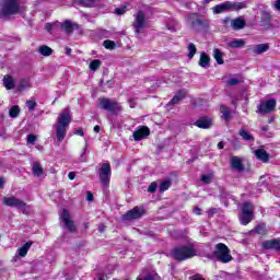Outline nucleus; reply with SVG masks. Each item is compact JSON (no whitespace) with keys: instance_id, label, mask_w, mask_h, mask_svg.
I'll return each instance as SVG.
<instances>
[{"instance_id":"nucleus-5","label":"nucleus","mask_w":280,"mask_h":280,"mask_svg":"<svg viewBox=\"0 0 280 280\" xmlns=\"http://www.w3.org/2000/svg\"><path fill=\"white\" fill-rule=\"evenodd\" d=\"M213 256L221 264H230V261H233V256L231 255V249L224 243H219L215 245Z\"/></svg>"},{"instance_id":"nucleus-53","label":"nucleus","mask_w":280,"mask_h":280,"mask_svg":"<svg viewBox=\"0 0 280 280\" xmlns=\"http://www.w3.org/2000/svg\"><path fill=\"white\" fill-rule=\"evenodd\" d=\"M68 178H69V180H75V172H70L68 174Z\"/></svg>"},{"instance_id":"nucleus-9","label":"nucleus","mask_w":280,"mask_h":280,"mask_svg":"<svg viewBox=\"0 0 280 280\" xmlns=\"http://www.w3.org/2000/svg\"><path fill=\"white\" fill-rule=\"evenodd\" d=\"M2 205H4V207H12L15 209H22V213H25V208L27 207V203L14 196L11 197H4L2 199Z\"/></svg>"},{"instance_id":"nucleus-3","label":"nucleus","mask_w":280,"mask_h":280,"mask_svg":"<svg viewBox=\"0 0 280 280\" xmlns=\"http://www.w3.org/2000/svg\"><path fill=\"white\" fill-rule=\"evenodd\" d=\"M246 2H231L225 1L220 4H217L212 8L213 14H223V12H230L233 10L234 12H240V10L246 9Z\"/></svg>"},{"instance_id":"nucleus-17","label":"nucleus","mask_w":280,"mask_h":280,"mask_svg":"<svg viewBox=\"0 0 280 280\" xmlns=\"http://www.w3.org/2000/svg\"><path fill=\"white\" fill-rule=\"evenodd\" d=\"M260 25L265 27V30H270V27H272V14L262 11L260 14Z\"/></svg>"},{"instance_id":"nucleus-8","label":"nucleus","mask_w":280,"mask_h":280,"mask_svg":"<svg viewBox=\"0 0 280 280\" xmlns=\"http://www.w3.org/2000/svg\"><path fill=\"white\" fill-rule=\"evenodd\" d=\"M253 222V205L248 201H245L242 206V215H241V224L246 226Z\"/></svg>"},{"instance_id":"nucleus-24","label":"nucleus","mask_w":280,"mask_h":280,"mask_svg":"<svg viewBox=\"0 0 280 280\" xmlns=\"http://www.w3.org/2000/svg\"><path fill=\"white\" fill-rule=\"evenodd\" d=\"M187 97V91L179 90L176 95L173 96V98L170 101V104L172 106H176V104L180 103V100H185Z\"/></svg>"},{"instance_id":"nucleus-56","label":"nucleus","mask_w":280,"mask_h":280,"mask_svg":"<svg viewBox=\"0 0 280 280\" xmlns=\"http://www.w3.org/2000/svg\"><path fill=\"white\" fill-rule=\"evenodd\" d=\"M140 280H154V276L149 275V276H147L144 278H141Z\"/></svg>"},{"instance_id":"nucleus-12","label":"nucleus","mask_w":280,"mask_h":280,"mask_svg":"<svg viewBox=\"0 0 280 280\" xmlns=\"http://www.w3.org/2000/svg\"><path fill=\"white\" fill-rule=\"evenodd\" d=\"M61 219L65 223V226L68 229L69 233H75V231H78L75 222L71 220V213L66 208L61 210Z\"/></svg>"},{"instance_id":"nucleus-16","label":"nucleus","mask_w":280,"mask_h":280,"mask_svg":"<svg viewBox=\"0 0 280 280\" xmlns=\"http://www.w3.org/2000/svg\"><path fill=\"white\" fill-rule=\"evenodd\" d=\"M150 137V128L148 126H141L138 130L133 131V141H143Z\"/></svg>"},{"instance_id":"nucleus-52","label":"nucleus","mask_w":280,"mask_h":280,"mask_svg":"<svg viewBox=\"0 0 280 280\" xmlns=\"http://www.w3.org/2000/svg\"><path fill=\"white\" fill-rule=\"evenodd\" d=\"M74 135H78L79 137H84V130H83L82 128L77 129V130L74 131Z\"/></svg>"},{"instance_id":"nucleus-59","label":"nucleus","mask_w":280,"mask_h":280,"mask_svg":"<svg viewBox=\"0 0 280 280\" xmlns=\"http://www.w3.org/2000/svg\"><path fill=\"white\" fill-rule=\"evenodd\" d=\"M100 130H102V129L100 128V125L94 126V132H100Z\"/></svg>"},{"instance_id":"nucleus-6","label":"nucleus","mask_w":280,"mask_h":280,"mask_svg":"<svg viewBox=\"0 0 280 280\" xmlns=\"http://www.w3.org/2000/svg\"><path fill=\"white\" fill-rule=\"evenodd\" d=\"M21 12L19 0H2L0 7V16H14Z\"/></svg>"},{"instance_id":"nucleus-26","label":"nucleus","mask_w":280,"mask_h":280,"mask_svg":"<svg viewBox=\"0 0 280 280\" xmlns=\"http://www.w3.org/2000/svg\"><path fill=\"white\" fill-rule=\"evenodd\" d=\"M3 85L7 89V91H12V89H14L15 86L14 78H12V75L10 74L4 75Z\"/></svg>"},{"instance_id":"nucleus-57","label":"nucleus","mask_w":280,"mask_h":280,"mask_svg":"<svg viewBox=\"0 0 280 280\" xmlns=\"http://www.w3.org/2000/svg\"><path fill=\"white\" fill-rule=\"evenodd\" d=\"M3 185H5V179L0 177V189H3Z\"/></svg>"},{"instance_id":"nucleus-1","label":"nucleus","mask_w":280,"mask_h":280,"mask_svg":"<svg viewBox=\"0 0 280 280\" xmlns=\"http://www.w3.org/2000/svg\"><path fill=\"white\" fill-rule=\"evenodd\" d=\"M197 255L198 252H196V248L191 247V245H179L171 250V259L179 262L192 259V257H196Z\"/></svg>"},{"instance_id":"nucleus-14","label":"nucleus","mask_w":280,"mask_h":280,"mask_svg":"<svg viewBox=\"0 0 280 280\" xmlns=\"http://www.w3.org/2000/svg\"><path fill=\"white\" fill-rule=\"evenodd\" d=\"M188 21H190L192 27H209V21L202 20L198 13H190Z\"/></svg>"},{"instance_id":"nucleus-7","label":"nucleus","mask_w":280,"mask_h":280,"mask_svg":"<svg viewBox=\"0 0 280 280\" xmlns=\"http://www.w3.org/2000/svg\"><path fill=\"white\" fill-rule=\"evenodd\" d=\"M112 174L113 170L110 168V163H103L101 168L98 170V178L103 187H108V185H110Z\"/></svg>"},{"instance_id":"nucleus-47","label":"nucleus","mask_w":280,"mask_h":280,"mask_svg":"<svg viewBox=\"0 0 280 280\" xmlns=\"http://www.w3.org/2000/svg\"><path fill=\"white\" fill-rule=\"evenodd\" d=\"M233 20H231L230 18H225V19H223L222 20V25H223V27H231V22H232Z\"/></svg>"},{"instance_id":"nucleus-27","label":"nucleus","mask_w":280,"mask_h":280,"mask_svg":"<svg viewBox=\"0 0 280 280\" xmlns=\"http://www.w3.org/2000/svg\"><path fill=\"white\" fill-rule=\"evenodd\" d=\"M220 113L222 114L224 121L226 122L231 121V109H229L226 105L220 106Z\"/></svg>"},{"instance_id":"nucleus-34","label":"nucleus","mask_w":280,"mask_h":280,"mask_svg":"<svg viewBox=\"0 0 280 280\" xmlns=\"http://www.w3.org/2000/svg\"><path fill=\"white\" fill-rule=\"evenodd\" d=\"M188 60H192L194 56H196L198 48H196V45L194 43L188 44Z\"/></svg>"},{"instance_id":"nucleus-43","label":"nucleus","mask_w":280,"mask_h":280,"mask_svg":"<svg viewBox=\"0 0 280 280\" xmlns=\"http://www.w3.org/2000/svg\"><path fill=\"white\" fill-rule=\"evenodd\" d=\"M54 27H58V22H56L55 24L46 23V25H45V30L49 34H51V31L54 30Z\"/></svg>"},{"instance_id":"nucleus-15","label":"nucleus","mask_w":280,"mask_h":280,"mask_svg":"<svg viewBox=\"0 0 280 280\" xmlns=\"http://www.w3.org/2000/svg\"><path fill=\"white\" fill-rule=\"evenodd\" d=\"M194 126H196V128H200L201 130H209V128H211V126H213V118L203 116V117H199Z\"/></svg>"},{"instance_id":"nucleus-58","label":"nucleus","mask_w":280,"mask_h":280,"mask_svg":"<svg viewBox=\"0 0 280 280\" xmlns=\"http://www.w3.org/2000/svg\"><path fill=\"white\" fill-rule=\"evenodd\" d=\"M218 148H219V150H224V141H220L218 143Z\"/></svg>"},{"instance_id":"nucleus-4","label":"nucleus","mask_w":280,"mask_h":280,"mask_svg":"<svg viewBox=\"0 0 280 280\" xmlns=\"http://www.w3.org/2000/svg\"><path fill=\"white\" fill-rule=\"evenodd\" d=\"M98 108L102 110H107V113H112V115H121V104L115 100H110L108 97L98 98Z\"/></svg>"},{"instance_id":"nucleus-49","label":"nucleus","mask_w":280,"mask_h":280,"mask_svg":"<svg viewBox=\"0 0 280 280\" xmlns=\"http://www.w3.org/2000/svg\"><path fill=\"white\" fill-rule=\"evenodd\" d=\"M86 200H88V202H93V200H95L93 192L86 191Z\"/></svg>"},{"instance_id":"nucleus-30","label":"nucleus","mask_w":280,"mask_h":280,"mask_svg":"<svg viewBox=\"0 0 280 280\" xmlns=\"http://www.w3.org/2000/svg\"><path fill=\"white\" fill-rule=\"evenodd\" d=\"M229 47H232V49H242V47H245L246 42L244 39H234L230 42Z\"/></svg>"},{"instance_id":"nucleus-38","label":"nucleus","mask_w":280,"mask_h":280,"mask_svg":"<svg viewBox=\"0 0 280 280\" xmlns=\"http://www.w3.org/2000/svg\"><path fill=\"white\" fill-rule=\"evenodd\" d=\"M97 1L100 0H79V3H81L83 8H93Z\"/></svg>"},{"instance_id":"nucleus-11","label":"nucleus","mask_w":280,"mask_h":280,"mask_svg":"<svg viewBox=\"0 0 280 280\" xmlns=\"http://www.w3.org/2000/svg\"><path fill=\"white\" fill-rule=\"evenodd\" d=\"M277 108V101L275 98L260 102L257 113L259 115H268Z\"/></svg>"},{"instance_id":"nucleus-62","label":"nucleus","mask_w":280,"mask_h":280,"mask_svg":"<svg viewBox=\"0 0 280 280\" xmlns=\"http://www.w3.org/2000/svg\"><path fill=\"white\" fill-rule=\"evenodd\" d=\"M86 154V147L82 149L81 156H84Z\"/></svg>"},{"instance_id":"nucleus-31","label":"nucleus","mask_w":280,"mask_h":280,"mask_svg":"<svg viewBox=\"0 0 280 280\" xmlns=\"http://www.w3.org/2000/svg\"><path fill=\"white\" fill-rule=\"evenodd\" d=\"M238 135L240 137H242L244 141H255V137L250 135L248 131H246V129L244 128L240 129Z\"/></svg>"},{"instance_id":"nucleus-41","label":"nucleus","mask_w":280,"mask_h":280,"mask_svg":"<svg viewBox=\"0 0 280 280\" xmlns=\"http://www.w3.org/2000/svg\"><path fill=\"white\" fill-rule=\"evenodd\" d=\"M26 106L30 110V113H34V110H36V106H38V104L36 103V101H26Z\"/></svg>"},{"instance_id":"nucleus-21","label":"nucleus","mask_w":280,"mask_h":280,"mask_svg":"<svg viewBox=\"0 0 280 280\" xmlns=\"http://www.w3.org/2000/svg\"><path fill=\"white\" fill-rule=\"evenodd\" d=\"M231 27L234 32H240V30L246 27V20H244V18H235L231 22Z\"/></svg>"},{"instance_id":"nucleus-46","label":"nucleus","mask_w":280,"mask_h":280,"mask_svg":"<svg viewBox=\"0 0 280 280\" xmlns=\"http://www.w3.org/2000/svg\"><path fill=\"white\" fill-rule=\"evenodd\" d=\"M240 80L238 79H235V78H232L228 81V84L229 86H237V84H240Z\"/></svg>"},{"instance_id":"nucleus-22","label":"nucleus","mask_w":280,"mask_h":280,"mask_svg":"<svg viewBox=\"0 0 280 280\" xmlns=\"http://www.w3.org/2000/svg\"><path fill=\"white\" fill-rule=\"evenodd\" d=\"M268 49H270V44H257L253 46L252 51L257 56H261V54H266Z\"/></svg>"},{"instance_id":"nucleus-45","label":"nucleus","mask_w":280,"mask_h":280,"mask_svg":"<svg viewBox=\"0 0 280 280\" xmlns=\"http://www.w3.org/2000/svg\"><path fill=\"white\" fill-rule=\"evenodd\" d=\"M115 14L118 16H121L122 14H126V7H120L115 9Z\"/></svg>"},{"instance_id":"nucleus-44","label":"nucleus","mask_w":280,"mask_h":280,"mask_svg":"<svg viewBox=\"0 0 280 280\" xmlns=\"http://www.w3.org/2000/svg\"><path fill=\"white\" fill-rule=\"evenodd\" d=\"M201 182L206 185H211V175H201Z\"/></svg>"},{"instance_id":"nucleus-28","label":"nucleus","mask_w":280,"mask_h":280,"mask_svg":"<svg viewBox=\"0 0 280 280\" xmlns=\"http://www.w3.org/2000/svg\"><path fill=\"white\" fill-rule=\"evenodd\" d=\"M32 244H34V242L30 241V242H26L22 247H20L19 256L25 257L30 252V248H32Z\"/></svg>"},{"instance_id":"nucleus-60","label":"nucleus","mask_w":280,"mask_h":280,"mask_svg":"<svg viewBox=\"0 0 280 280\" xmlns=\"http://www.w3.org/2000/svg\"><path fill=\"white\" fill-rule=\"evenodd\" d=\"M275 5L279 10V12H280V0H277Z\"/></svg>"},{"instance_id":"nucleus-2","label":"nucleus","mask_w":280,"mask_h":280,"mask_svg":"<svg viewBox=\"0 0 280 280\" xmlns=\"http://www.w3.org/2000/svg\"><path fill=\"white\" fill-rule=\"evenodd\" d=\"M71 124V113L69 110H65L59 114L57 118V131H56V138L59 143H62L65 141V138L67 137V127Z\"/></svg>"},{"instance_id":"nucleus-19","label":"nucleus","mask_w":280,"mask_h":280,"mask_svg":"<svg viewBox=\"0 0 280 280\" xmlns=\"http://www.w3.org/2000/svg\"><path fill=\"white\" fill-rule=\"evenodd\" d=\"M262 248H265V250H280V241L277 238L265 241Z\"/></svg>"},{"instance_id":"nucleus-29","label":"nucleus","mask_w":280,"mask_h":280,"mask_svg":"<svg viewBox=\"0 0 280 280\" xmlns=\"http://www.w3.org/2000/svg\"><path fill=\"white\" fill-rule=\"evenodd\" d=\"M224 54L219 48H215L213 50V58L217 61L218 65H224Z\"/></svg>"},{"instance_id":"nucleus-23","label":"nucleus","mask_w":280,"mask_h":280,"mask_svg":"<svg viewBox=\"0 0 280 280\" xmlns=\"http://www.w3.org/2000/svg\"><path fill=\"white\" fill-rule=\"evenodd\" d=\"M198 65L202 69H207V67H209V65H211V57L207 52L201 51Z\"/></svg>"},{"instance_id":"nucleus-40","label":"nucleus","mask_w":280,"mask_h":280,"mask_svg":"<svg viewBox=\"0 0 280 280\" xmlns=\"http://www.w3.org/2000/svg\"><path fill=\"white\" fill-rule=\"evenodd\" d=\"M103 47H105V49H115V47H117V44L110 39H106L103 42Z\"/></svg>"},{"instance_id":"nucleus-64","label":"nucleus","mask_w":280,"mask_h":280,"mask_svg":"<svg viewBox=\"0 0 280 280\" xmlns=\"http://www.w3.org/2000/svg\"><path fill=\"white\" fill-rule=\"evenodd\" d=\"M23 89H25V84L21 83L20 84V91H23Z\"/></svg>"},{"instance_id":"nucleus-36","label":"nucleus","mask_w":280,"mask_h":280,"mask_svg":"<svg viewBox=\"0 0 280 280\" xmlns=\"http://www.w3.org/2000/svg\"><path fill=\"white\" fill-rule=\"evenodd\" d=\"M21 114V107H19L18 105H14L10 108L9 110V115L10 117H12L13 119L19 117V115Z\"/></svg>"},{"instance_id":"nucleus-20","label":"nucleus","mask_w":280,"mask_h":280,"mask_svg":"<svg viewBox=\"0 0 280 280\" xmlns=\"http://www.w3.org/2000/svg\"><path fill=\"white\" fill-rule=\"evenodd\" d=\"M58 25L61 32H65V34H73V30H75V27L73 26V22H71V20H66L62 23L58 22L57 26Z\"/></svg>"},{"instance_id":"nucleus-42","label":"nucleus","mask_w":280,"mask_h":280,"mask_svg":"<svg viewBox=\"0 0 280 280\" xmlns=\"http://www.w3.org/2000/svg\"><path fill=\"white\" fill-rule=\"evenodd\" d=\"M156 189H159V184L156 182H152L148 187L149 194H154Z\"/></svg>"},{"instance_id":"nucleus-55","label":"nucleus","mask_w":280,"mask_h":280,"mask_svg":"<svg viewBox=\"0 0 280 280\" xmlns=\"http://www.w3.org/2000/svg\"><path fill=\"white\" fill-rule=\"evenodd\" d=\"M194 212L197 213V215H201L202 209L196 207V208L194 209Z\"/></svg>"},{"instance_id":"nucleus-13","label":"nucleus","mask_w":280,"mask_h":280,"mask_svg":"<svg viewBox=\"0 0 280 280\" xmlns=\"http://www.w3.org/2000/svg\"><path fill=\"white\" fill-rule=\"evenodd\" d=\"M133 28L137 34H141V31L145 30V13L142 10L138 11L136 14Z\"/></svg>"},{"instance_id":"nucleus-63","label":"nucleus","mask_w":280,"mask_h":280,"mask_svg":"<svg viewBox=\"0 0 280 280\" xmlns=\"http://www.w3.org/2000/svg\"><path fill=\"white\" fill-rule=\"evenodd\" d=\"M113 84H114V82L113 81H107V86H109V89H112V86H113Z\"/></svg>"},{"instance_id":"nucleus-39","label":"nucleus","mask_w":280,"mask_h":280,"mask_svg":"<svg viewBox=\"0 0 280 280\" xmlns=\"http://www.w3.org/2000/svg\"><path fill=\"white\" fill-rule=\"evenodd\" d=\"M255 231L258 235H266L268 233V230L266 229V224H258L255 228Z\"/></svg>"},{"instance_id":"nucleus-32","label":"nucleus","mask_w":280,"mask_h":280,"mask_svg":"<svg viewBox=\"0 0 280 280\" xmlns=\"http://www.w3.org/2000/svg\"><path fill=\"white\" fill-rule=\"evenodd\" d=\"M38 51L40 56H45V57H49L51 56V54H54V49H51V47L47 45L39 46Z\"/></svg>"},{"instance_id":"nucleus-33","label":"nucleus","mask_w":280,"mask_h":280,"mask_svg":"<svg viewBox=\"0 0 280 280\" xmlns=\"http://www.w3.org/2000/svg\"><path fill=\"white\" fill-rule=\"evenodd\" d=\"M32 172H33V176H43L44 170H43V166L38 162H34Z\"/></svg>"},{"instance_id":"nucleus-35","label":"nucleus","mask_w":280,"mask_h":280,"mask_svg":"<svg viewBox=\"0 0 280 280\" xmlns=\"http://www.w3.org/2000/svg\"><path fill=\"white\" fill-rule=\"evenodd\" d=\"M171 187H172V179L163 180L160 184V191H161V194L167 191V189H170Z\"/></svg>"},{"instance_id":"nucleus-48","label":"nucleus","mask_w":280,"mask_h":280,"mask_svg":"<svg viewBox=\"0 0 280 280\" xmlns=\"http://www.w3.org/2000/svg\"><path fill=\"white\" fill-rule=\"evenodd\" d=\"M27 143H32V144L36 143V136L34 133H30L27 136Z\"/></svg>"},{"instance_id":"nucleus-25","label":"nucleus","mask_w":280,"mask_h":280,"mask_svg":"<svg viewBox=\"0 0 280 280\" xmlns=\"http://www.w3.org/2000/svg\"><path fill=\"white\" fill-rule=\"evenodd\" d=\"M231 167L236 170L237 172H244V164L242 163V159L238 156L231 158Z\"/></svg>"},{"instance_id":"nucleus-54","label":"nucleus","mask_w":280,"mask_h":280,"mask_svg":"<svg viewBox=\"0 0 280 280\" xmlns=\"http://www.w3.org/2000/svg\"><path fill=\"white\" fill-rule=\"evenodd\" d=\"M104 231H106V225L101 224V225L98 226V233H104Z\"/></svg>"},{"instance_id":"nucleus-10","label":"nucleus","mask_w":280,"mask_h":280,"mask_svg":"<svg viewBox=\"0 0 280 280\" xmlns=\"http://www.w3.org/2000/svg\"><path fill=\"white\" fill-rule=\"evenodd\" d=\"M145 210L139 209V207H135L122 214L121 220L124 222H132V220H139L140 218H143Z\"/></svg>"},{"instance_id":"nucleus-61","label":"nucleus","mask_w":280,"mask_h":280,"mask_svg":"<svg viewBox=\"0 0 280 280\" xmlns=\"http://www.w3.org/2000/svg\"><path fill=\"white\" fill-rule=\"evenodd\" d=\"M66 54H67V56H70V54H71V48L66 47Z\"/></svg>"},{"instance_id":"nucleus-18","label":"nucleus","mask_w":280,"mask_h":280,"mask_svg":"<svg viewBox=\"0 0 280 280\" xmlns=\"http://www.w3.org/2000/svg\"><path fill=\"white\" fill-rule=\"evenodd\" d=\"M254 155L256 156L257 161L261 163H270V153L265 149H256L254 151Z\"/></svg>"},{"instance_id":"nucleus-50","label":"nucleus","mask_w":280,"mask_h":280,"mask_svg":"<svg viewBox=\"0 0 280 280\" xmlns=\"http://www.w3.org/2000/svg\"><path fill=\"white\" fill-rule=\"evenodd\" d=\"M215 213H218V209L217 208H212L208 210V215L211 218L213 215H215Z\"/></svg>"},{"instance_id":"nucleus-51","label":"nucleus","mask_w":280,"mask_h":280,"mask_svg":"<svg viewBox=\"0 0 280 280\" xmlns=\"http://www.w3.org/2000/svg\"><path fill=\"white\" fill-rule=\"evenodd\" d=\"M189 280H206V279L200 277V275L197 273V275L189 277Z\"/></svg>"},{"instance_id":"nucleus-37","label":"nucleus","mask_w":280,"mask_h":280,"mask_svg":"<svg viewBox=\"0 0 280 280\" xmlns=\"http://www.w3.org/2000/svg\"><path fill=\"white\" fill-rule=\"evenodd\" d=\"M100 67H102V60L100 59H94L90 62L91 71H97Z\"/></svg>"}]
</instances>
